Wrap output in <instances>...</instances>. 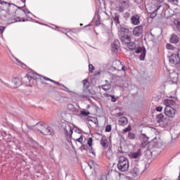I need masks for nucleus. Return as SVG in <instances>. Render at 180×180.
<instances>
[{
  "label": "nucleus",
  "mask_w": 180,
  "mask_h": 180,
  "mask_svg": "<svg viewBox=\"0 0 180 180\" xmlns=\"http://www.w3.org/2000/svg\"><path fill=\"white\" fill-rule=\"evenodd\" d=\"M0 5H11V4H9L4 0H0Z\"/></svg>",
  "instance_id": "79ce46f5"
},
{
  "label": "nucleus",
  "mask_w": 180,
  "mask_h": 180,
  "mask_svg": "<svg viewBox=\"0 0 180 180\" xmlns=\"http://www.w3.org/2000/svg\"><path fill=\"white\" fill-rule=\"evenodd\" d=\"M127 8H129V0H119L117 6L119 12H124Z\"/></svg>",
  "instance_id": "39448f33"
},
{
  "label": "nucleus",
  "mask_w": 180,
  "mask_h": 180,
  "mask_svg": "<svg viewBox=\"0 0 180 180\" xmlns=\"http://www.w3.org/2000/svg\"><path fill=\"white\" fill-rule=\"evenodd\" d=\"M142 154L143 153H141V149H138V150L136 152L131 153L129 155V157H131V158H134V159H137V158H140V157H141Z\"/></svg>",
  "instance_id": "4468645a"
},
{
  "label": "nucleus",
  "mask_w": 180,
  "mask_h": 180,
  "mask_svg": "<svg viewBox=\"0 0 180 180\" xmlns=\"http://www.w3.org/2000/svg\"><path fill=\"white\" fill-rule=\"evenodd\" d=\"M130 131H131V125H128L127 127L124 128V129H122V133L124 134L125 133H130Z\"/></svg>",
  "instance_id": "7c9ffc66"
},
{
  "label": "nucleus",
  "mask_w": 180,
  "mask_h": 180,
  "mask_svg": "<svg viewBox=\"0 0 180 180\" xmlns=\"http://www.w3.org/2000/svg\"><path fill=\"white\" fill-rule=\"evenodd\" d=\"M64 133L65 136H68L69 137H71L72 136V127H71V125L67 124L65 127L64 128Z\"/></svg>",
  "instance_id": "9b49d317"
},
{
  "label": "nucleus",
  "mask_w": 180,
  "mask_h": 180,
  "mask_svg": "<svg viewBox=\"0 0 180 180\" xmlns=\"http://www.w3.org/2000/svg\"><path fill=\"white\" fill-rule=\"evenodd\" d=\"M130 165L129 163V159L124 156H120L118 159L117 168L121 172H126L129 169Z\"/></svg>",
  "instance_id": "f03ea898"
},
{
  "label": "nucleus",
  "mask_w": 180,
  "mask_h": 180,
  "mask_svg": "<svg viewBox=\"0 0 180 180\" xmlns=\"http://www.w3.org/2000/svg\"><path fill=\"white\" fill-rule=\"evenodd\" d=\"M177 180H180V174H179V176L178 177V179Z\"/></svg>",
  "instance_id": "0e129e2a"
},
{
  "label": "nucleus",
  "mask_w": 180,
  "mask_h": 180,
  "mask_svg": "<svg viewBox=\"0 0 180 180\" xmlns=\"http://www.w3.org/2000/svg\"><path fill=\"white\" fill-rule=\"evenodd\" d=\"M141 33H143V26L141 25H139L136 27L133 30V34L136 37H138V36H140Z\"/></svg>",
  "instance_id": "9d476101"
},
{
  "label": "nucleus",
  "mask_w": 180,
  "mask_h": 180,
  "mask_svg": "<svg viewBox=\"0 0 180 180\" xmlns=\"http://www.w3.org/2000/svg\"><path fill=\"white\" fill-rule=\"evenodd\" d=\"M156 120L158 123H162V122L165 120V118L164 117V115L162 114L158 115Z\"/></svg>",
  "instance_id": "393cba45"
},
{
  "label": "nucleus",
  "mask_w": 180,
  "mask_h": 180,
  "mask_svg": "<svg viewBox=\"0 0 180 180\" xmlns=\"http://www.w3.org/2000/svg\"><path fill=\"white\" fill-rule=\"evenodd\" d=\"M170 4L173 5H178V0H168Z\"/></svg>",
  "instance_id": "a19ab883"
},
{
  "label": "nucleus",
  "mask_w": 180,
  "mask_h": 180,
  "mask_svg": "<svg viewBox=\"0 0 180 180\" xmlns=\"http://www.w3.org/2000/svg\"><path fill=\"white\" fill-rule=\"evenodd\" d=\"M68 109L71 113H78V109L75 108L72 104L68 105Z\"/></svg>",
  "instance_id": "4be33fe9"
},
{
  "label": "nucleus",
  "mask_w": 180,
  "mask_h": 180,
  "mask_svg": "<svg viewBox=\"0 0 180 180\" xmlns=\"http://www.w3.org/2000/svg\"><path fill=\"white\" fill-rule=\"evenodd\" d=\"M12 84H13V88H19L22 85V80L19 77H14L12 79Z\"/></svg>",
  "instance_id": "f8f14e48"
},
{
  "label": "nucleus",
  "mask_w": 180,
  "mask_h": 180,
  "mask_svg": "<svg viewBox=\"0 0 180 180\" xmlns=\"http://www.w3.org/2000/svg\"><path fill=\"white\" fill-rule=\"evenodd\" d=\"M147 151H149L151 155H155V151H157V148H155L153 144H150L148 146Z\"/></svg>",
  "instance_id": "dca6fc26"
},
{
  "label": "nucleus",
  "mask_w": 180,
  "mask_h": 180,
  "mask_svg": "<svg viewBox=\"0 0 180 180\" xmlns=\"http://www.w3.org/2000/svg\"><path fill=\"white\" fill-rule=\"evenodd\" d=\"M25 13H30V11L27 9L24 10Z\"/></svg>",
  "instance_id": "864d4df0"
},
{
  "label": "nucleus",
  "mask_w": 180,
  "mask_h": 180,
  "mask_svg": "<svg viewBox=\"0 0 180 180\" xmlns=\"http://www.w3.org/2000/svg\"><path fill=\"white\" fill-rule=\"evenodd\" d=\"M119 32V37L122 41V43H127V41H130V36L127 34V29L120 27L118 29Z\"/></svg>",
  "instance_id": "7ed1b4c3"
},
{
  "label": "nucleus",
  "mask_w": 180,
  "mask_h": 180,
  "mask_svg": "<svg viewBox=\"0 0 180 180\" xmlns=\"http://www.w3.org/2000/svg\"><path fill=\"white\" fill-rule=\"evenodd\" d=\"M122 71H126V66H122Z\"/></svg>",
  "instance_id": "5fc2aeb1"
},
{
  "label": "nucleus",
  "mask_w": 180,
  "mask_h": 180,
  "mask_svg": "<svg viewBox=\"0 0 180 180\" xmlns=\"http://www.w3.org/2000/svg\"><path fill=\"white\" fill-rule=\"evenodd\" d=\"M150 11V18H154L157 16V12L160 9L164 10V7L161 5V3L158 0L153 1V2L148 6Z\"/></svg>",
  "instance_id": "f257e3e1"
},
{
  "label": "nucleus",
  "mask_w": 180,
  "mask_h": 180,
  "mask_svg": "<svg viewBox=\"0 0 180 180\" xmlns=\"http://www.w3.org/2000/svg\"><path fill=\"white\" fill-rule=\"evenodd\" d=\"M135 53H136V54L143 53V48L142 47L138 48L137 49L135 50Z\"/></svg>",
  "instance_id": "58836bf2"
},
{
  "label": "nucleus",
  "mask_w": 180,
  "mask_h": 180,
  "mask_svg": "<svg viewBox=\"0 0 180 180\" xmlns=\"http://www.w3.org/2000/svg\"><path fill=\"white\" fill-rule=\"evenodd\" d=\"M157 112H162V106H158L155 108Z\"/></svg>",
  "instance_id": "37998d69"
},
{
  "label": "nucleus",
  "mask_w": 180,
  "mask_h": 180,
  "mask_svg": "<svg viewBox=\"0 0 180 180\" xmlns=\"http://www.w3.org/2000/svg\"><path fill=\"white\" fill-rule=\"evenodd\" d=\"M64 88H65V89H64L65 92H69L70 94L72 93V91H70L68 88H67L65 86H64Z\"/></svg>",
  "instance_id": "49530a36"
},
{
  "label": "nucleus",
  "mask_w": 180,
  "mask_h": 180,
  "mask_svg": "<svg viewBox=\"0 0 180 180\" xmlns=\"http://www.w3.org/2000/svg\"><path fill=\"white\" fill-rule=\"evenodd\" d=\"M25 78H27L30 82V86H33V85H36L37 82V77H36L35 76L32 77L30 75H27L25 76Z\"/></svg>",
  "instance_id": "6e6552de"
},
{
  "label": "nucleus",
  "mask_w": 180,
  "mask_h": 180,
  "mask_svg": "<svg viewBox=\"0 0 180 180\" xmlns=\"http://www.w3.org/2000/svg\"><path fill=\"white\" fill-rule=\"evenodd\" d=\"M143 137H147V136H146V134H143Z\"/></svg>",
  "instance_id": "774afa93"
},
{
  "label": "nucleus",
  "mask_w": 180,
  "mask_h": 180,
  "mask_svg": "<svg viewBox=\"0 0 180 180\" xmlns=\"http://www.w3.org/2000/svg\"><path fill=\"white\" fill-rule=\"evenodd\" d=\"M101 145L104 148H108V147H109V145L108 144V139H106V136H103L101 137Z\"/></svg>",
  "instance_id": "a211bd4d"
},
{
  "label": "nucleus",
  "mask_w": 180,
  "mask_h": 180,
  "mask_svg": "<svg viewBox=\"0 0 180 180\" xmlns=\"http://www.w3.org/2000/svg\"><path fill=\"white\" fill-rule=\"evenodd\" d=\"M74 140L75 141H77V143H80V144H82V141H84V136L80 135L79 138Z\"/></svg>",
  "instance_id": "473e14b6"
},
{
  "label": "nucleus",
  "mask_w": 180,
  "mask_h": 180,
  "mask_svg": "<svg viewBox=\"0 0 180 180\" xmlns=\"http://www.w3.org/2000/svg\"><path fill=\"white\" fill-rule=\"evenodd\" d=\"M41 133V134H44V136H51V135L54 134V132H53V129H51V127H50L46 124H44V127H42Z\"/></svg>",
  "instance_id": "0eeeda50"
},
{
  "label": "nucleus",
  "mask_w": 180,
  "mask_h": 180,
  "mask_svg": "<svg viewBox=\"0 0 180 180\" xmlns=\"http://www.w3.org/2000/svg\"><path fill=\"white\" fill-rule=\"evenodd\" d=\"M105 131H107V133L112 131V125H110V124L107 125L105 127Z\"/></svg>",
  "instance_id": "c9c22d12"
},
{
  "label": "nucleus",
  "mask_w": 180,
  "mask_h": 180,
  "mask_svg": "<svg viewBox=\"0 0 180 180\" xmlns=\"http://www.w3.org/2000/svg\"><path fill=\"white\" fill-rule=\"evenodd\" d=\"M105 82H106L107 84H109V81H108V80H105Z\"/></svg>",
  "instance_id": "69168bd1"
},
{
  "label": "nucleus",
  "mask_w": 180,
  "mask_h": 180,
  "mask_svg": "<svg viewBox=\"0 0 180 180\" xmlns=\"http://www.w3.org/2000/svg\"><path fill=\"white\" fill-rule=\"evenodd\" d=\"M83 82V86L84 88H88L89 84H88V79H85L82 81Z\"/></svg>",
  "instance_id": "f704fd0d"
},
{
  "label": "nucleus",
  "mask_w": 180,
  "mask_h": 180,
  "mask_svg": "<svg viewBox=\"0 0 180 180\" xmlns=\"http://www.w3.org/2000/svg\"><path fill=\"white\" fill-rule=\"evenodd\" d=\"M92 138L90 137L88 139V141H87V144L89 146V147L91 148L90 149V153H92V154H95V153H94V150H92Z\"/></svg>",
  "instance_id": "bb28decb"
},
{
  "label": "nucleus",
  "mask_w": 180,
  "mask_h": 180,
  "mask_svg": "<svg viewBox=\"0 0 180 180\" xmlns=\"http://www.w3.org/2000/svg\"><path fill=\"white\" fill-rule=\"evenodd\" d=\"M53 84H56V85H61L58 82L53 81Z\"/></svg>",
  "instance_id": "4d7b16f0"
},
{
  "label": "nucleus",
  "mask_w": 180,
  "mask_h": 180,
  "mask_svg": "<svg viewBox=\"0 0 180 180\" xmlns=\"http://www.w3.org/2000/svg\"><path fill=\"white\" fill-rule=\"evenodd\" d=\"M35 75H37L38 77H40V75H39V74L36 73Z\"/></svg>",
  "instance_id": "338daca9"
},
{
  "label": "nucleus",
  "mask_w": 180,
  "mask_h": 180,
  "mask_svg": "<svg viewBox=\"0 0 180 180\" xmlns=\"http://www.w3.org/2000/svg\"><path fill=\"white\" fill-rule=\"evenodd\" d=\"M165 115L167 116V117L174 118L175 115H176V110L175 108L172 106H167L165 108Z\"/></svg>",
  "instance_id": "423d86ee"
},
{
  "label": "nucleus",
  "mask_w": 180,
  "mask_h": 180,
  "mask_svg": "<svg viewBox=\"0 0 180 180\" xmlns=\"http://www.w3.org/2000/svg\"><path fill=\"white\" fill-rule=\"evenodd\" d=\"M79 96H80L81 98H86V97H87L86 95H82V94H80Z\"/></svg>",
  "instance_id": "bf43d9fd"
},
{
  "label": "nucleus",
  "mask_w": 180,
  "mask_h": 180,
  "mask_svg": "<svg viewBox=\"0 0 180 180\" xmlns=\"http://www.w3.org/2000/svg\"><path fill=\"white\" fill-rule=\"evenodd\" d=\"M16 61L18 63L20 64V65H23V63H22V62L19 61V60L16 59Z\"/></svg>",
  "instance_id": "6e6d98bb"
},
{
  "label": "nucleus",
  "mask_w": 180,
  "mask_h": 180,
  "mask_svg": "<svg viewBox=\"0 0 180 180\" xmlns=\"http://www.w3.org/2000/svg\"><path fill=\"white\" fill-rule=\"evenodd\" d=\"M112 67L114 70H117V71H121L120 67H122V62L120 60H115L112 63Z\"/></svg>",
  "instance_id": "2eb2a0df"
},
{
  "label": "nucleus",
  "mask_w": 180,
  "mask_h": 180,
  "mask_svg": "<svg viewBox=\"0 0 180 180\" xmlns=\"http://www.w3.org/2000/svg\"><path fill=\"white\" fill-rule=\"evenodd\" d=\"M130 17V13L126 12L124 13V18H127Z\"/></svg>",
  "instance_id": "a18cd8bd"
},
{
  "label": "nucleus",
  "mask_w": 180,
  "mask_h": 180,
  "mask_svg": "<svg viewBox=\"0 0 180 180\" xmlns=\"http://www.w3.org/2000/svg\"><path fill=\"white\" fill-rule=\"evenodd\" d=\"M139 172H140V170H139V168H137V167H134L131 170V174L132 176H137L139 175Z\"/></svg>",
  "instance_id": "b1692460"
},
{
  "label": "nucleus",
  "mask_w": 180,
  "mask_h": 180,
  "mask_svg": "<svg viewBox=\"0 0 180 180\" xmlns=\"http://www.w3.org/2000/svg\"><path fill=\"white\" fill-rule=\"evenodd\" d=\"M111 101L116 102V98L115 97V96H111Z\"/></svg>",
  "instance_id": "8fccbe9b"
},
{
  "label": "nucleus",
  "mask_w": 180,
  "mask_h": 180,
  "mask_svg": "<svg viewBox=\"0 0 180 180\" xmlns=\"http://www.w3.org/2000/svg\"><path fill=\"white\" fill-rule=\"evenodd\" d=\"M80 115H82V116H88L90 113L89 111H81Z\"/></svg>",
  "instance_id": "4c0bfd02"
},
{
  "label": "nucleus",
  "mask_w": 180,
  "mask_h": 180,
  "mask_svg": "<svg viewBox=\"0 0 180 180\" xmlns=\"http://www.w3.org/2000/svg\"><path fill=\"white\" fill-rule=\"evenodd\" d=\"M106 157L108 160H112L113 158V152H112V148H109L106 152Z\"/></svg>",
  "instance_id": "5701e85b"
},
{
  "label": "nucleus",
  "mask_w": 180,
  "mask_h": 180,
  "mask_svg": "<svg viewBox=\"0 0 180 180\" xmlns=\"http://www.w3.org/2000/svg\"><path fill=\"white\" fill-rule=\"evenodd\" d=\"M51 82H53V84L54 83V80H53V79H50V80H49Z\"/></svg>",
  "instance_id": "e2e57ef3"
},
{
  "label": "nucleus",
  "mask_w": 180,
  "mask_h": 180,
  "mask_svg": "<svg viewBox=\"0 0 180 180\" xmlns=\"http://www.w3.org/2000/svg\"><path fill=\"white\" fill-rule=\"evenodd\" d=\"M118 123L120 126H126L129 123V121L126 117H121L118 120Z\"/></svg>",
  "instance_id": "f3484780"
},
{
  "label": "nucleus",
  "mask_w": 180,
  "mask_h": 180,
  "mask_svg": "<svg viewBox=\"0 0 180 180\" xmlns=\"http://www.w3.org/2000/svg\"><path fill=\"white\" fill-rule=\"evenodd\" d=\"M176 27H177L179 32H180V21H177Z\"/></svg>",
  "instance_id": "09e8293b"
},
{
  "label": "nucleus",
  "mask_w": 180,
  "mask_h": 180,
  "mask_svg": "<svg viewBox=\"0 0 180 180\" xmlns=\"http://www.w3.org/2000/svg\"><path fill=\"white\" fill-rule=\"evenodd\" d=\"M44 79H45V81H50V78L46 77H44Z\"/></svg>",
  "instance_id": "13d9d810"
},
{
  "label": "nucleus",
  "mask_w": 180,
  "mask_h": 180,
  "mask_svg": "<svg viewBox=\"0 0 180 180\" xmlns=\"http://www.w3.org/2000/svg\"><path fill=\"white\" fill-rule=\"evenodd\" d=\"M117 43H119V41H115V43L112 44V51L114 53H116L117 51V47L119 46L117 45Z\"/></svg>",
  "instance_id": "a878e982"
},
{
  "label": "nucleus",
  "mask_w": 180,
  "mask_h": 180,
  "mask_svg": "<svg viewBox=\"0 0 180 180\" xmlns=\"http://www.w3.org/2000/svg\"><path fill=\"white\" fill-rule=\"evenodd\" d=\"M5 29H6L5 27L0 26V33H1V34H2V33H4V32H5Z\"/></svg>",
  "instance_id": "c03bdc74"
},
{
  "label": "nucleus",
  "mask_w": 180,
  "mask_h": 180,
  "mask_svg": "<svg viewBox=\"0 0 180 180\" xmlns=\"http://www.w3.org/2000/svg\"><path fill=\"white\" fill-rule=\"evenodd\" d=\"M89 72H94V70H95V67L92 64L89 65Z\"/></svg>",
  "instance_id": "e433bc0d"
},
{
  "label": "nucleus",
  "mask_w": 180,
  "mask_h": 180,
  "mask_svg": "<svg viewBox=\"0 0 180 180\" xmlns=\"http://www.w3.org/2000/svg\"><path fill=\"white\" fill-rule=\"evenodd\" d=\"M131 37H129V41L126 42H122L123 46H127L128 49L129 50H136V44L134 42H131Z\"/></svg>",
  "instance_id": "1a4fd4ad"
},
{
  "label": "nucleus",
  "mask_w": 180,
  "mask_h": 180,
  "mask_svg": "<svg viewBox=\"0 0 180 180\" xmlns=\"http://www.w3.org/2000/svg\"><path fill=\"white\" fill-rule=\"evenodd\" d=\"M164 105H165L166 108L168 106H174L175 105V101L171 99H165L163 101Z\"/></svg>",
  "instance_id": "6ab92c4d"
},
{
  "label": "nucleus",
  "mask_w": 180,
  "mask_h": 180,
  "mask_svg": "<svg viewBox=\"0 0 180 180\" xmlns=\"http://www.w3.org/2000/svg\"><path fill=\"white\" fill-rule=\"evenodd\" d=\"M119 14L115 13V16L113 17L114 21L115 22V25H120V21L119 20Z\"/></svg>",
  "instance_id": "c756f323"
},
{
  "label": "nucleus",
  "mask_w": 180,
  "mask_h": 180,
  "mask_svg": "<svg viewBox=\"0 0 180 180\" xmlns=\"http://www.w3.org/2000/svg\"><path fill=\"white\" fill-rule=\"evenodd\" d=\"M136 4H141L143 2V0H134Z\"/></svg>",
  "instance_id": "3c124183"
},
{
  "label": "nucleus",
  "mask_w": 180,
  "mask_h": 180,
  "mask_svg": "<svg viewBox=\"0 0 180 180\" xmlns=\"http://www.w3.org/2000/svg\"><path fill=\"white\" fill-rule=\"evenodd\" d=\"M25 18H21L19 20V22H25Z\"/></svg>",
  "instance_id": "052dcab7"
},
{
  "label": "nucleus",
  "mask_w": 180,
  "mask_h": 180,
  "mask_svg": "<svg viewBox=\"0 0 180 180\" xmlns=\"http://www.w3.org/2000/svg\"><path fill=\"white\" fill-rule=\"evenodd\" d=\"M99 89H103L105 92H108V91H110V88H112V85L110 84H102L98 86Z\"/></svg>",
  "instance_id": "aec40b11"
},
{
  "label": "nucleus",
  "mask_w": 180,
  "mask_h": 180,
  "mask_svg": "<svg viewBox=\"0 0 180 180\" xmlns=\"http://www.w3.org/2000/svg\"><path fill=\"white\" fill-rule=\"evenodd\" d=\"M36 129L38 131H40V133H41V130H43V127H44V124H41V123H37L35 125Z\"/></svg>",
  "instance_id": "cd10ccee"
},
{
  "label": "nucleus",
  "mask_w": 180,
  "mask_h": 180,
  "mask_svg": "<svg viewBox=\"0 0 180 180\" xmlns=\"http://www.w3.org/2000/svg\"><path fill=\"white\" fill-rule=\"evenodd\" d=\"M117 116H124V112H118L117 113Z\"/></svg>",
  "instance_id": "603ef678"
},
{
  "label": "nucleus",
  "mask_w": 180,
  "mask_h": 180,
  "mask_svg": "<svg viewBox=\"0 0 180 180\" xmlns=\"http://www.w3.org/2000/svg\"><path fill=\"white\" fill-rule=\"evenodd\" d=\"M127 139L128 140H135L136 134L133 132H129L127 134Z\"/></svg>",
  "instance_id": "c85d7f7f"
},
{
  "label": "nucleus",
  "mask_w": 180,
  "mask_h": 180,
  "mask_svg": "<svg viewBox=\"0 0 180 180\" xmlns=\"http://www.w3.org/2000/svg\"><path fill=\"white\" fill-rule=\"evenodd\" d=\"M139 58L141 61H144V58H146V51L143 50L142 51Z\"/></svg>",
  "instance_id": "72a5a7b5"
},
{
  "label": "nucleus",
  "mask_w": 180,
  "mask_h": 180,
  "mask_svg": "<svg viewBox=\"0 0 180 180\" xmlns=\"http://www.w3.org/2000/svg\"><path fill=\"white\" fill-rule=\"evenodd\" d=\"M170 134L172 136V139H176V137H178V133L175 134V130L174 129H171L170 130Z\"/></svg>",
  "instance_id": "2f4dec72"
},
{
  "label": "nucleus",
  "mask_w": 180,
  "mask_h": 180,
  "mask_svg": "<svg viewBox=\"0 0 180 180\" xmlns=\"http://www.w3.org/2000/svg\"><path fill=\"white\" fill-rule=\"evenodd\" d=\"M103 96H105V98H111L112 95L108 94V93H105L103 94Z\"/></svg>",
  "instance_id": "de8ad7c7"
},
{
  "label": "nucleus",
  "mask_w": 180,
  "mask_h": 180,
  "mask_svg": "<svg viewBox=\"0 0 180 180\" xmlns=\"http://www.w3.org/2000/svg\"><path fill=\"white\" fill-rule=\"evenodd\" d=\"M77 132H78L79 134H81V133H82L81 129H77Z\"/></svg>",
  "instance_id": "680f3d73"
},
{
  "label": "nucleus",
  "mask_w": 180,
  "mask_h": 180,
  "mask_svg": "<svg viewBox=\"0 0 180 180\" xmlns=\"http://www.w3.org/2000/svg\"><path fill=\"white\" fill-rule=\"evenodd\" d=\"M170 43H173L174 44H176V43H179V37L176 34H172L170 38Z\"/></svg>",
  "instance_id": "412c9836"
},
{
  "label": "nucleus",
  "mask_w": 180,
  "mask_h": 180,
  "mask_svg": "<svg viewBox=\"0 0 180 180\" xmlns=\"http://www.w3.org/2000/svg\"><path fill=\"white\" fill-rule=\"evenodd\" d=\"M166 48L167 49V50H174V46L170 44H167Z\"/></svg>",
  "instance_id": "ea45409f"
},
{
  "label": "nucleus",
  "mask_w": 180,
  "mask_h": 180,
  "mask_svg": "<svg viewBox=\"0 0 180 180\" xmlns=\"http://www.w3.org/2000/svg\"><path fill=\"white\" fill-rule=\"evenodd\" d=\"M169 61L171 64H174L177 70L180 71V49L178 51L177 54L173 53L169 58Z\"/></svg>",
  "instance_id": "20e7f679"
},
{
  "label": "nucleus",
  "mask_w": 180,
  "mask_h": 180,
  "mask_svg": "<svg viewBox=\"0 0 180 180\" xmlns=\"http://www.w3.org/2000/svg\"><path fill=\"white\" fill-rule=\"evenodd\" d=\"M131 22L132 25H134L135 26L139 25L140 24V15H133L131 18Z\"/></svg>",
  "instance_id": "ddd939ff"
}]
</instances>
